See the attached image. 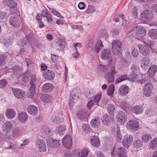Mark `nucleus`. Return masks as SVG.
Here are the masks:
<instances>
[{
    "label": "nucleus",
    "instance_id": "1",
    "mask_svg": "<svg viewBox=\"0 0 157 157\" xmlns=\"http://www.w3.org/2000/svg\"><path fill=\"white\" fill-rule=\"evenodd\" d=\"M141 20L146 23H148L153 20L154 14L152 11L150 10H145L140 13Z\"/></svg>",
    "mask_w": 157,
    "mask_h": 157
},
{
    "label": "nucleus",
    "instance_id": "2",
    "mask_svg": "<svg viewBox=\"0 0 157 157\" xmlns=\"http://www.w3.org/2000/svg\"><path fill=\"white\" fill-rule=\"evenodd\" d=\"M140 127L139 122L135 120H132L126 123V127L128 131L134 132L138 130Z\"/></svg>",
    "mask_w": 157,
    "mask_h": 157
},
{
    "label": "nucleus",
    "instance_id": "3",
    "mask_svg": "<svg viewBox=\"0 0 157 157\" xmlns=\"http://www.w3.org/2000/svg\"><path fill=\"white\" fill-rule=\"evenodd\" d=\"M122 43L118 40H113L111 43V50L113 54L117 55L120 53Z\"/></svg>",
    "mask_w": 157,
    "mask_h": 157
},
{
    "label": "nucleus",
    "instance_id": "4",
    "mask_svg": "<svg viewBox=\"0 0 157 157\" xmlns=\"http://www.w3.org/2000/svg\"><path fill=\"white\" fill-rule=\"evenodd\" d=\"M134 33L137 37L141 38L146 34L145 29L142 26H136L133 29Z\"/></svg>",
    "mask_w": 157,
    "mask_h": 157
},
{
    "label": "nucleus",
    "instance_id": "5",
    "mask_svg": "<svg viewBox=\"0 0 157 157\" xmlns=\"http://www.w3.org/2000/svg\"><path fill=\"white\" fill-rule=\"evenodd\" d=\"M127 115L125 112L120 111L117 113V120L119 124H124L127 121Z\"/></svg>",
    "mask_w": 157,
    "mask_h": 157
},
{
    "label": "nucleus",
    "instance_id": "6",
    "mask_svg": "<svg viewBox=\"0 0 157 157\" xmlns=\"http://www.w3.org/2000/svg\"><path fill=\"white\" fill-rule=\"evenodd\" d=\"M132 140V136L131 135H125L122 140L123 145L125 147L128 148L131 145Z\"/></svg>",
    "mask_w": 157,
    "mask_h": 157
},
{
    "label": "nucleus",
    "instance_id": "7",
    "mask_svg": "<svg viewBox=\"0 0 157 157\" xmlns=\"http://www.w3.org/2000/svg\"><path fill=\"white\" fill-rule=\"evenodd\" d=\"M3 3L10 8L12 13H14L16 11L17 4L15 2L10 0H4Z\"/></svg>",
    "mask_w": 157,
    "mask_h": 157
},
{
    "label": "nucleus",
    "instance_id": "8",
    "mask_svg": "<svg viewBox=\"0 0 157 157\" xmlns=\"http://www.w3.org/2000/svg\"><path fill=\"white\" fill-rule=\"evenodd\" d=\"M36 146L39 151L44 152L47 151V147L44 141L41 139L37 140Z\"/></svg>",
    "mask_w": 157,
    "mask_h": 157
},
{
    "label": "nucleus",
    "instance_id": "9",
    "mask_svg": "<svg viewBox=\"0 0 157 157\" xmlns=\"http://www.w3.org/2000/svg\"><path fill=\"white\" fill-rule=\"evenodd\" d=\"M153 85L150 82L146 84L144 86V94L147 97L150 96L151 94Z\"/></svg>",
    "mask_w": 157,
    "mask_h": 157
},
{
    "label": "nucleus",
    "instance_id": "10",
    "mask_svg": "<svg viewBox=\"0 0 157 157\" xmlns=\"http://www.w3.org/2000/svg\"><path fill=\"white\" fill-rule=\"evenodd\" d=\"M72 143V138L70 135H66L63 138L62 140V144L65 147L69 148L71 147Z\"/></svg>",
    "mask_w": 157,
    "mask_h": 157
},
{
    "label": "nucleus",
    "instance_id": "11",
    "mask_svg": "<svg viewBox=\"0 0 157 157\" xmlns=\"http://www.w3.org/2000/svg\"><path fill=\"white\" fill-rule=\"evenodd\" d=\"M138 46L140 52L143 56H146L150 54V51L148 47L140 44H138Z\"/></svg>",
    "mask_w": 157,
    "mask_h": 157
},
{
    "label": "nucleus",
    "instance_id": "12",
    "mask_svg": "<svg viewBox=\"0 0 157 157\" xmlns=\"http://www.w3.org/2000/svg\"><path fill=\"white\" fill-rule=\"evenodd\" d=\"M144 108L141 105H136L132 106L131 108V111L134 114L137 115L142 113Z\"/></svg>",
    "mask_w": 157,
    "mask_h": 157
},
{
    "label": "nucleus",
    "instance_id": "13",
    "mask_svg": "<svg viewBox=\"0 0 157 157\" xmlns=\"http://www.w3.org/2000/svg\"><path fill=\"white\" fill-rule=\"evenodd\" d=\"M112 54L110 50L109 49H103L100 54L101 59L103 60H108L111 58Z\"/></svg>",
    "mask_w": 157,
    "mask_h": 157
},
{
    "label": "nucleus",
    "instance_id": "14",
    "mask_svg": "<svg viewBox=\"0 0 157 157\" xmlns=\"http://www.w3.org/2000/svg\"><path fill=\"white\" fill-rule=\"evenodd\" d=\"M13 128V124L10 121L5 122L2 126V131L6 133H8L10 132Z\"/></svg>",
    "mask_w": 157,
    "mask_h": 157
},
{
    "label": "nucleus",
    "instance_id": "15",
    "mask_svg": "<svg viewBox=\"0 0 157 157\" xmlns=\"http://www.w3.org/2000/svg\"><path fill=\"white\" fill-rule=\"evenodd\" d=\"M26 41L25 39L21 40L19 41L17 44L20 47L24 46L25 44H28V42L30 43L33 40V35L31 34H29L26 36Z\"/></svg>",
    "mask_w": 157,
    "mask_h": 157
},
{
    "label": "nucleus",
    "instance_id": "16",
    "mask_svg": "<svg viewBox=\"0 0 157 157\" xmlns=\"http://www.w3.org/2000/svg\"><path fill=\"white\" fill-rule=\"evenodd\" d=\"M62 114L60 113L59 115L58 116L57 114L56 116L52 113L49 117V119H50L51 121H53L57 124H59L62 121Z\"/></svg>",
    "mask_w": 157,
    "mask_h": 157
},
{
    "label": "nucleus",
    "instance_id": "17",
    "mask_svg": "<svg viewBox=\"0 0 157 157\" xmlns=\"http://www.w3.org/2000/svg\"><path fill=\"white\" fill-rule=\"evenodd\" d=\"M12 93L15 97L19 99H22L23 98L25 94L24 90L18 88L13 89L12 90Z\"/></svg>",
    "mask_w": 157,
    "mask_h": 157
},
{
    "label": "nucleus",
    "instance_id": "18",
    "mask_svg": "<svg viewBox=\"0 0 157 157\" xmlns=\"http://www.w3.org/2000/svg\"><path fill=\"white\" fill-rule=\"evenodd\" d=\"M129 91V88L126 85H123L119 88L118 92L119 94L122 96H125Z\"/></svg>",
    "mask_w": 157,
    "mask_h": 157
},
{
    "label": "nucleus",
    "instance_id": "19",
    "mask_svg": "<svg viewBox=\"0 0 157 157\" xmlns=\"http://www.w3.org/2000/svg\"><path fill=\"white\" fill-rule=\"evenodd\" d=\"M42 90L44 92L49 93L53 91L54 89V86L51 83H47L44 84L41 87Z\"/></svg>",
    "mask_w": 157,
    "mask_h": 157
},
{
    "label": "nucleus",
    "instance_id": "20",
    "mask_svg": "<svg viewBox=\"0 0 157 157\" xmlns=\"http://www.w3.org/2000/svg\"><path fill=\"white\" fill-rule=\"evenodd\" d=\"M28 116L25 112H21L18 114V119L19 122L24 123L27 121Z\"/></svg>",
    "mask_w": 157,
    "mask_h": 157
},
{
    "label": "nucleus",
    "instance_id": "21",
    "mask_svg": "<svg viewBox=\"0 0 157 157\" xmlns=\"http://www.w3.org/2000/svg\"><path fill=\"white\" fill-rule=\"evenodd\" d=\"M77 91L76 89H73L71 93L70 98L69 101V105L71 106H73L75 103V100L76 99L77 96Z\"/></svg>",
    "mask_w": 157,
    "mask_h": 157
},
{
    "label": "nucleus",
    "instance_id": "22",
    "mask_svg": "<svg viewBox=\"0 0 157 157\" xmlns=\"http://www.w3.org/2000/svg\"><path fill=\"white\" fill-rule=\"evenodd\" d=\"M150 64L151 61L148 57H144L141 60V67L144 69H147Z\"/></svg>",
    "mask_w": 157,
    "mask_h": 157
},
{
    "label": "nucleus",
    "instance_id": "23",
    "mask_svg": "<svg viewBox=\"0 0 157 157\" xmlns=\"http://www.w3.org/2000/svg\"><path fill=\"white\" fill-rule=\"evenodd\" d=\"M43 76L47 79L52 80L55 77V73L52 71L46 70L43 72Z\"/></svg>",
    "mask_w": 157,
    "mask_h": 157
},
{
    "label": "nucleus",
    "instance_id": "24",
    "mask_svg": "<svg viewBox=\"0 0 157 157\" xmlns=\"http://www.w3.org/2000/svg\"><path fill=\"white\" fill-rule=\"evenodd\" d=\"M47 144L48 146L51 147H57L60 145L61 141L59 140H54L51 138L47 141Z\"/></svg>",
    "mask_w": 157,
    "mask_h": 157
},
{
    "label": "nucleus",
    "instance_id": "25",
    "mask_svg": "<svg viewBox=\"0 0 157 157\" xmlns=\"http://www.w3.org/2000/svg\"><path fill=\"white\" fill-rule=\"evenodd\" d=\"M10 22L13 26L18 28L21 25V22L19 18L15 17H12L10 19Z\"/></svg>",
    "mask_w": 157,
    "mask_h": 157
},
{
    "label": "nucleus",
    "instance_id": "26",
    "mask_svg": "<svg viewBox=\"0 0 157 157\" xmlns=\"http://www.w3.org/2000/svg\"><path fill=\"white\" fill-rule=\"evenodd\" d=\"M16 112L12 109H7L5 112V115L7 119H12L14 118L16 116Z\"/></svg>",
    "mask_w": 157,
    "mask_h": 157
},
{
    "label": "nucleus",
    "instance_id": "27",
    "mask_svg": "<svg viewBox=\"0 0 157 157\" xmlns=\"http://www.w3.org/2000/svg\"><path fill=\"white\" fill-rule=\"evenodd\" d=\"M27 110L29 113L32 116L35 115L37 113V108L33 105H29L27 108Z\"/></svg>",
    "mask_w": 157,
    "mask_h": 157
},
{
    "label": "nucleus",
    "instance_id": "28",
    "mask_svg": "<svg viewBox=\"0 0 157 157\" xmlns=\"http://www.w3.org/2000/svg\"><path fill=\"white\" fill-rule=\"evenodd\" d=\"M157 71V66L156 65H152L149 69L147 73V75L150 77L153 76Z\"/></svg>",
    "mask_w": 157,
    "mask_h": 157
},
{
    "label": "nucleus",
    "instance_id": "29",
    "mask_svg": "<svg viewBox=\"0 0 157 157\" xmlns=\"http://www.w3.org/2000/svg\"><path fill=\"white\" fill-rule=\"evenodd\" d=\"M114 117L113 115L108 116L107 115H104L102 117V122L103 124L106 125H109L111 122Z\"/></svg>",
    "mask_w": 157,
    "mask_h": 157
},
{
    "label": "nucleus",
    "instance_id": "30",
    "mask_svg": "<svg viewBox=\"0 0 157 157\" xmlns=\"http://www.w3.org/2000/svg\"><path fill=\"white\" fill-rule=\"evenodd\" d=\"M103 47L102 41L100 40H98L94 47V51L96 52L99 53Z\"/></svg>",
    "mask_w": 157,
    "mask_h": 157
},
{
    "label": "nucleus",
    "instance_id": "31",
    "mask_svg": "<svg viewBox=\"0 0 157 157\" xmlns=\"http://www.w3.org/2000/svg\"><path fill=\"white\" fill-rule=\"evenodd\" d=\"M112 128L111 132L112 133L117 137V139H121V137L119 128L117 126Z\"/></svg>",
    "mask_w": 157,
    "mask_h": 157
},
{
    "label": "nucleus",
    "instance_id": "32",
    "mask_svg": "<svg viewBox=\"0 0 157 157\" xmlns=\"http://www.w3.org/2000/svg\"><path fill=\"white\" fill-rule=\"evenodd\" d=\"M87 114L85 110L79 111L76 114V117L79 120H84L87 117Z\"/></svg>",
    "mask_w": 157,
    "mask_h": 157
},
{
    "label": "nucleus",
    "instance_id": "33",
    "mask_svg": "<svg viewBox=\"0 0 157 157\" xmlns=\"http://www.w3.org/2000/svg\"><path fill=\"white\" fill-rule=\"evenodd\" d=\"M91 143L94 147H99L100 144V142L98 137L97 136H92L91 138Z\"/></svg>",
    "mask_w": 157,
    "mask_h": 157
},
{
    "label": "nucleus",
    "instance_id": "34",
    "mask_svg": "<svg viewBox=\"0 0 157 157\" xmlns=\"http://www.w3.org/2000/svg\"><path fill=\"white\" fill-rule=\"evenodd\" d=\"M128 66V63L124 59H122L119 61L117 68L119 70H121L123 68L126 67Z\"/></svg>",
    "mask_w": 157,
    "mask_h": 157
},
{
    "label": "nucleus",
    "instance_id": "35",
    "mask_svg": "<svg viewBox=\"0 0 157 157\" xmlns=\"http://www.w3.org/2000/svg\"><path fill=\"white\" fill-rule=\"evenodd\" d=\"M36 86H31L27 93L28 97L30 98H33L35 94Z\"/></svg>",
    "mask_w": 157,
    "mask_h": 157
},
{
    "label": "nucleus",
    "instance_id": "36",
    "mask_svg": "<svg viewBox=\"0 0 157 157\" xmlns=\"http://www.w3.org/2000/svg\"><path fill=\"white\" fill-rule=\"evenodd\" d=\"M40 98L41 100L45 103H49L52 101V97L47 94L40 95Z\"/></svg>",
    "mask_w": 157,
    "mask_h": 157
},
{
    "label": "nucleus",
    "instance_id": "37",
    "mask_svg": "<svg viewBox=\"0 0 157 157\" xmlns=\"http://www.w3.org/2000/svg\"><path fill=\"white\" fill-rule=\"evenodd\" d=\"M148 35L149 37L153 40L157 39V29H151L149 30Z\"/></svg>",
    "mask_w": 157,
    "mask_h": 157
},
{
    "label": "nucleus",
    "instance_id": "38",
    "mask_svg": "<svg viewBox=\"0 0 157 157\" xmlns=\"http://www.w3.org/2000/svg\"><path fill=\"white\" fill-rule=\"evenodd\" d=\"M66 129V126L64 125H62L56 128L55 132L57 134L63 135Z\"/></svg>",
    "mask_w": 157,
    "mask_h": 157
},
{
    "label": "nucleus",
    "instance_id": "39",
    "mask_svg": "<svg viewBox=\"0 0 157 157\" xmlns=\"http://www.w3.org/2000/svg\"><path fill=\"white\" fill-rule=\"evenodd\" d=\"M96 11L95 6L92 5H88L85 11V13L88 14H92Z\"/></svg>",
    "mask_w": 157,
    "mask_h": 157
},
{
    "label": "nucleus",
    "instance_id": "40",
    "mask_svg": "<svg viewBox=\"0 0 157 157\" xmlns=\"http://www.w3.org/2000/svg\"><path fill=\"white\" fill-rule=\"evenodd\" d=\"M0 42L3 44L7 46L11 44L12 43V40L9 39H7L5 36H0Z\"/></svg>",
    "mask_w": 157,
    "mask_h": 157
},
{
    "label": "nucleus",
    "instance_id": "41",
    "mask_svg": "<svg viewBox=\"0 0 157 157\" xmlns=\"http://www.w3.org/2000/svg\"><path fill=\"white\" fill-rule=\"evenodd\" d=\"M31 75L29 71H27L22 75V80L25 83L28 82L29 81V78Z\"/></svg>",
    "mask_w": 157,
    "mask_h": 157
},
{
    "label": "nucleus",
    "instance_id": "42",
    "mask_svg": "<svg viewBox=\"0 0 157 157\" xmlns=\"http://www.w3.org/2000/svg\"><path fill=\"white\" fill-rule=\"evenodd\" d=\"M115 91V86L113 84H110L109 86L107 91V94L111 97Z\"/></svg>",
    "mask_w": 157,
    "mask_h": 157
},
{
    "label": "nucleus",
    "instance_id": "43",
    "mask_svg": "<svg viewBox=\"0 0 157 157\" xmlns=\"http://www.w3.org/2000/svg\"><path fill=\"white\" fill-rule=\"evenodd\" d=\"M107 109L110 115H113V114L115 110V106L114 105L112 104H108L107 107Z\"/></svg>",
    "mask_w": 157,
    "mask_h": 157
},
{
    "label": "nucleus",
    "instance_id": "44",
    "mask_svg": "<svg viewBox=\"0 0 157 157\" xmlns=\"http://www.w3.org/2000/svg\"><path fill=\"white\" fill-rule=\"evenodd\" d=\"M155 114L152 108L147 109L145 111L144 115V117L145 118L153 116Z\"/></svg>",
    "mask_w": 157,
    "mask_h": 157
},
{
    "label": "nucleus",
    "instance_id": "45",
    "mask_svg": "<svg viewBox=\"0 0 157 157\" xmlns=\"http://www.w3.org/2000/svg\"><path fill=\"white\" fill-rule=\"evenodd\" d=\"M9 147L8 148H10L14 152H17L19 151L20 148L18 146L16 143H9Z\"/></svg>",
    "mask_w": 157,
    "mask_h": 157
},
{
    "label": "nucleus",
    "instance_id": "46",
    "mask_svg": "<svg viewBox=\"0 0 157 157\" xmlns=\"http://www.w3.org/2000/svg\"><path fill=\"white\" fill-rule=\"evenodd\" d=\"M152 138L151 136L148 134H144L142 137V140L145 143H146L149 141Z\"/></svg>",
    "mask_w": 157,
    "mask_h": 157
},
{
    "label": "nucleus",
    "instance_id": "47",
    "mask_svg": "<svg viewBox=\"0 0 157 157\" xmlns=\"http://www.w3.org/2000/svg\"><path fill=\"white\" fill-rule=\"evenodd\" d=\"M117 154L119 155V157H126V151L123 148L118 149Z\"/></svg>",
    "mask_w": 157,
    "mask_h": 157
},
{
    "label": "nucleus",
    "instance_id": "48",
    "mask_svg": "<svg viewBox=\"0 0 157 157\" xmlns=\"http://www.w3.org/2000/svg\"><path fill=\"white\" fill-rule=\"evenodd\" d=\"M105 77L107 81L109 83L112 82L114 79V75L108 72L105 74Z\"/></svg>",
    "mask_w": 157,
    "mask_h": 157
},
{
    "label": "nucleus",
    "instance_id": "49",
    "mask_svg": "<svg viewBox=\"0 0 157 157\" xmlns=\"http://www.w3.org/2000/svg\"><path fill=\"white\" fill-rule=\"evenodd\" d=\"M92 127L95 128H97L99 126L100 123L99 120L95 119H93L90 122Z\"/></svg>",
    "mask_w": 157,
    "mask_h": 157
},
{
    "label": "nucleus",
    "instance_id": "50",
    "mask_svg": "<svg viewBox=\"0 0 157 157\" xmlns=\"http://www.w3.org/2000/svg\"><path fill=\"white\" fill-rule=\"evenodd\" d=\"M31 79L30 82L31 86H36V84L38 82V81L36 78L35 75H31Z\"/></svg>",
    "mask_w": 157,
    "mask_h": 157
},
{
    "label": "nucleus",
    "instance_id": "51",
    "mask_svg": "<svg viewBox=\"0 0 157 157\" xmlns=\"http://www.w3.org/2000/svg\"><path fill=\"white\" fill-rule=\"evenodd\" d=\"M128 76L127 75H123L117 78L115 81V83L117 84L128 79Z\"/></svg>",
    "mask_w": 157,
    "mask_h": 157
},
{
    "label": "nucleus",
    "instance_id": "52",
    "mask_svg": "<svg viewBox=\"0 0 157 157\" xmlns=\"http://www.w3.org/2000/svg\"><path fill=\"white\" fill-rule=\"evenodd\" d=\"M150 147L153 150L157 149V138H154L151 141Z\"/></svg>",
    "mask_w": 157,
    "mask_h": 157
},
{
    "label": "nucleus",
    "instance_id": "53",
    "mask_svg": "<svg viewBox=\"0 0 157 157\" xmlns=\"http://www.w3.org/2000/svg\"><path fill=\"white\" fill-rule=\"evenodd\" d=\"M138 78V76L134 73L131 74L128 76V79L131 81L134 82Z\"/></svg>",
    "mask_w": 157,
    "mask_h": 157
},
{
    "label": "nucleus",
    "instance_id": "54",
    "mask_svg": "<svg viewBox=\"0 0 157 157\" xmlns=\"http://www.w3.org/2000/svg\"><path fill=\"white\" fill-rule=\"evenodd\" d=\"M23 70V68L19 66H15L13 69V72L16 74L21 73Z\"/></svg>",
    "mask_w": 157,
    "mask_h": 157
},
{
    "label": "nucleus",
    "instance_id": "55",
    "mask_svg": "<svg viewBox=\"0 0 157 157\" xmlns=\"http://www.w3.org/2000/svg\"><path fill=\"white\" fill-rule=\"evenodd\" d=\"M89 149L86 147L83 148L81 151V157H86L88 155Z\"/></svg>",
    "mask_w": 157,
    "mask_h": 157
},
{
    "label": "nucleus",
    "instance_id": "56",
    "mask_svg": "<svg viewBox=\"0 0 157 157\" xmlns=\"http://www.w3.org/2000/svg\"><path fill=\"white\" fill-rule=\"evenodd\" d=\"M65 43L64 42L61 41H59L56 45V48L57 50H59L63 48L65 46Z\"/></svg>",
    "mask_w": 157,
    "mask_h": 157
},
{
    "label": "nucleus",
    "instance_id": "57",
    "mask_svg": "<svg viewBox=\"0 0 157 157\" xmlns=\"http://www.w3.org/2000/svg\"><path fill=\"white\" fill-rule=\"evenodd\" d=\"M129 9L131 10V11L132 12V15L135 17H137L138 16L137 9L136 7L133 6H129Z\"/></svg>",
    "mask_w": 157,
    "mask_h": 157
},
{
    "label": "nucleus",
    "instance_id": "58",
    "mask_svg": "<svg viewBox=\"0 0 157 157\" xmlns=\"http://www.w3.org/2000/svg\"><path fill=\"white\" fill-rule=\"evenodd\" d=\"M108 65L110 67H115L116 63V60L113 59L111 56L110 59L108 60Z\"/></svg>",
    "mask_w": 157,
    "mask_h": 157
},
{
    "label": "nucleus",
    "instance_id": "59",
    "mask_svg": "<svg viewBox=\"0 0 157 157\" xmlns=\"http://www.w3.org/2000/svg\"><path fill=\"white\" fill-rule=\"evenodd\" d=\"M72 157H81V151L79 149H77L73 151L72 154Z\"/></svg>",
    "mask_w": 157,
    "mask_h": 157
},
{
    "label": "nucleus",
    "instance_id": "60",
    "mask_svg": "<svg viewBox=\"0 0 157 157\" xmlns=\"http://www.w3.org/2000/svg\"><path fill=\"white\" fill-rule=\"evenodd\" d=\"M131 54L133 57H136L139 54V52L137 48L134 47H132L131 49Z\"/></svg>",
    "mask_w": 157,
    "mask_h": 157
},
{
    "label": "nucleus",
    "instance_id": "61",
    "mask_svg": "<svg viewBox=\"0 0 157 157\" xmlns=\"http://www.w3.org/2000/svg\"><path fill=\"white\" fill-rule=\"evenodd\" d=\"M143 42L144 43L147 45L149 47L153 46V44L151 40L148 39L147 37L144 38L143 40Z\"/></svg>",
    "mask_w": 157,
    "mask_h": 157
},
{
    "label": "nucleus",
    "instance_id": "62",
    "mask_svg": "<svg viewBox=\"0 0 157 157\" xmlns=\"http://www.w3.org/2000/svg\"><path fill=\"white\" fill-rule=\"evenodd\" d=\"M21 133V130L18 127L15 128L12 132V135L13 136H16L19 135Z\"/></svg>",
    "mask_w": 157,
    "mask_h": 157
},
{
    "label": "nucleus",
    "instance_id": "63",
    "mask_svg": "<svg viewBox=\"0 0 157 157\" xmlns=\"http://www.w3.org/2000/svg\"><path fill=\"white\" fill-rule=\"evenodd\" d=\"M82 131L85 133H88L90 130V128L88 124H84L82 126Z\"/></svg>",
    "mask_w": 157,
    "mask_h": 157
},
{
    "label": "nucleus",
    "instance_id": "64",
    "mask_svg": "<svg viewBox=\"0 0 157 157\" xmlns=\"http://www.w3.org/2000/svg\"><path fill=\"white\" fill-rule=\"evenodd\" d=\"M98 69L103 72H106L108 70V67L107 66L103 64H100L98 66Z\"/></svg>",
    "mask_w": 157,
    "mask_h": 157
}]
</instances>
